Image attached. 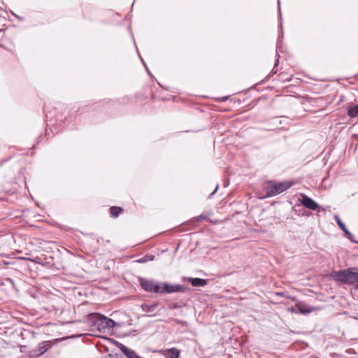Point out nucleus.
<instances>
[{
    "instance_id": "nucleus-17",
    "label": "nucleus",
    "mask_w": 358,
    "mask_h": 358,
    "mask_svg": "<svg viewBox=\"0 0 358 358\" xmlns=\"http://www.w3.org/2000/svg\"><path fill=\"white\" fill-rule=\"evenodd\" d=\"M279 64V59L278 58L276 59L275 62V65L271 71V73L272 74H275L277 72H278V69H276V66H278Z\"/></svg>"
},
{
    "instance_id": "nucleus-4",
    "label": "nucleus",
    "mask_w": 358,
    "mask_h": 358,
    "mask_svg": "<svg viewBox=\"0 0 358 358\" xmlns=\"http://www.w3.org/2000/svg\"><path fill=\"white\" fill-rule=\"evenodd\" d=\"M292 183L289 181L276 182L270 180L268 185L264 187L266 197H272L288 189Z\"/></svg>"
},
{
    "instance_id": "nucleus-1",
    "label": "nucleus",
    "mask_w": 358,
    "mask_h": 358,
    "mask_svg": "<svg viewBox=\"0 0 358 358\" xmlns=\"http://www.w3.org/2000/svg\"><path fill=\"white\" fill-rule=\"evenodd\" d=\"M141 287L147 292L166 294L176 292H184L187 287L179 284L171 285L166 282L157 281L155 279L138 278Z\"/></svg>"
},
{
    "instance_id": "nucleus-27",
    "label": "nucleus",
    "mask_w": 358,
    "mask_h": 358,
    "mask_svg": "<svg viewBox=\"0 0 358 358\" xmlns=\"http://www.w3.org/2000/svg\"><path fill=\"white\" fill-rule=\"evenodd\" d=\"M120 358H122V357H120Z\"/></svg>"
},
{
    "instance_id": "nucleus-15",
    "label": "nucleus",
    "mask_w": 358,
    "mask_h": 358,
    "mask_svg": "<svg viewBox=\"0 0 358 358\" xmlns=\"http://www.w3.org/2000/svg\"><path fill=\"white\" fill-rule=\"evenodd\" d=\"M334 220L336 221V222L337 223V224L338 225V227H340V229L343 231L344 229H345L346 228V226L345 224L341 221V220L340 219L339 216L337 215H334Z\"/></svg>"
},
{
    "instance_id": "nucleus-24",
    "label": "nucleus",
    "mask_w": 358,
    "mask_h": 358,
    "mask_svg": "<svg viewBox=\"0 0 358 358\" xmlns=\"http://www.w3.org/2000/svg\"><path fill=\"white\" fill-rule=\"evenodd\" d=\"M276 294L279 296H283L285 294L283 292H278Z\"/></svg>"
},
{
    "instance_id": "nucleus-9",
    "label": "nucleus",
    "mask_w": 358,
    "mask_h": 358,
    "mask_svg": "<svg viewBox=\"0 0 358 358\" xmlns=\"http://www.w3.org/2000/svg\"><path fill=\"white\" fill-rule=\"evenodd\" d=\"M183 281H187L193 287H203L207 285L208 280L199 278L184 277Z\"/></svg>"
},
{
    "instance_id": "nucleus-26",
    "label": "nucleus",
    "mask_w": 358,
    "mask_h": 358,
    "mask_svg": "<svg viewBox=\"0 0 358 358\" xmlns=\"http://www.w3.org/2000/svg\"><path fill=\"white\" fill-rule=\"evenodd\" d=\"M280 4V0H278V5Z\"/></svg>"
},
{
    "instance_id": "nucleus-3",
    "label": "nucleus",
    "mask_w": 358,
    "mask_h": 358,
    "mask_svg": "<svg viewBox=\"0 0 358 358\" xmlns=\"http://www.w3.org/2000/svg\"><path fill=\"white\" fill-rule=\"evenodd\" d=\"M332 278L338 282L343 284H354L358 282V268H348L334 271Z\"/></svg>"
},
{
    "instance_id": "nucleus-11",
    "label": "nucleus",
    "mask_w": 358,
    "mask_h": 358,
    "mask_svg": "<svg viewBox=\"0 0 358 358\" xmlns=\"http://www.w3.org/2000/svg\"><path fill=\"white\" fill-rule=\"evenodd\" d=\"M157 306H158V303H155L150 304V305L144 303L142 305L141 307L144 312L153 314Z\"/></svg>"
},
{
    "instance_id": "nucleus-2",
    "label": "nucleus",
    "mask_w": 358,
    "mask_h": 358,
    "mask_svg": "<svg viewBox=\"0 0 358 358\" xmlns=\"http://www.w3.org/2000/svg\"><path fill=\"white\" fill-rule=\"evenodd\" d=\"M87 320L94 329H96L99 333L103 334L108 332L115 327L121 326L120 324L117 323L113 320L99 313H92L89 314Z\"/></svg>"
},
{
    "instance_id": "nucleus-5",
    "label": "nucleus",
    "mask_w": 358,
    "mask_h": 358,
    "mask_svg": "<svg viewBox=\"0 0 358 358\" xmlns=\"http://www.w3.org/2000/svg\"><path fill=\"white\" fill-rule=\"evenodd\" d=\"M59 339L54 341H45L40 343L38 345L37 349L35 350L37 356H40L45 353L49 349H50L54 345L58 343Z\"/></svg>"
},
{
    "instance_id": "nucleus-18",
    "label": "nucleus",
    "mask_w": 358,
    "mask_h": 358,
    "mask_svg": "<svg viewBox=\"0 0 358 358\" xmlns=\"http://www.w3.org/2000/svg\"><path fill=\"white\" fill-rule=\"evenodd\" d=\"M44 113H45V117H46V121H52L51 120V117H50V112L49 113V114L47 113V109L46 108H44Z\"/></svg>"
},
{
    "instance_id": "nucleus-20",
    "label": "nucleus",
    "mask_w": 358,
    "mask_h": 358,
    "mask_svg": "<svg viewBox=\"0 0 358 358\" xmlns=\"http://www.w3.org/2000/svg\"><path fill=\"white\" fill-rule=\"evenodd\" d=\"M138 56H139V57H140L141 60L142 61V62H143V65H144V66H145V70L147 71L148 73V74H150V71H149V70H148V66H147L146 64L145 63V62H144V61H143V59L141 58V55H140L139 54H138Z\"/></svg>"
},
{
    "instance_id": "nucleus-6",
    "label": "nucleus",
    "mask_w": 358,
    "mask_h": 358,
    "mask_svg": "<svg viewBox=\"0 0 358 358\" xmlns=\"http://www.w3.org/2000/svg\"><path fill=\"white\" fill-rule=\"evenodd\" d=\"M116 346L127 357V358H143L140 356L135 350L128 348L127 346L116 341Z\"/></svg>"
},
{
    "instance_id": "nucleus-13",
    "label": "nucleus",
    "mask_w": 358,
    "mask_h": 358,
    "mask_svg": "<svg viewBox=\"0 0 358 358\" xmlns=\"http://www.w3.org/2000/svg\"><path fill=\"white\" fill-rule=\"evenodd\" d=\"M348 115L351 117L358 115V104L350 107L348 110Z\"/></svg>"
},
{
    "instance_id": "nucleus-10",
    "label": "nucleus",
    "mask_w": 358,
    "mask_h": 358,
    "mask_svg": "<svg viewBox=\"0 0 358 358\" xmlns=\"http://www.w3.org/2000/svg\"><path fill=\"white\" fill-rule=\"evenodd\" d=\"M180 355V350L176 348L166 349L164 351V355L166 358H179Z\"/></svg>"
},
{
    "instance_id": "nucleus-16",
    "label": "nucleus",
    "mask_w": 358,
    "mask_h": 358,
    "mask_svg": "<svg viewBox=\"0 0 358 358\" xmlns=\"http://www.w3.org/2000/svg\"><path fill=\"white\" fill-rule=\"evenodd\" d=\"M343 231L345 233L346 237L350 241L358 244V242H357L356 241L354 240V236L350 233V231L347 229V227L345 228V229L343 230Z\"/></svg>"
},
{
    "instance_id": "nucleus-12",
    "label": "nucleus",
    "mask_w": 358,
    "mask_h": 358,
    "mask_svg": "<svg viewBox=\"0 0 358 358\" xmlns=\"http://www.w3.org/2000/svg\"><path fill=\"white\" fill-rule=\"evenodd\" d=\"M122 211V208L118 206H112L110 208V214L114 217H117Z\"/></svg>"
},
{
    "instance_id": "nucleus-19",
    "label": "nucleus",
    "mask_w": 358,
    "mask_h": 358,
    "mask_svg": "<svg viewBox=\"0 0 358 358\" xmlns=\"http://www.w3.org/2000/svg\"><path fill=\"white\" fill-rule=\"evenodd\" d=\"M120 357H121V356L119 354L116 353L115 355L108 354L107 355L106 358H120Z\"/></svg>"
},
{
    "instance_id": "nucleus-21",
    "label": "nucleus",
    "mask_w": 358,
    "mask_h": 358,
    "mask_svg": "<svg viewBox=\"0 0 358 358\" xmlns=\"http://www.w3.org/2000/svg\"><path fill=\"white\" fill-rule=\"evenodd\" d=\"M229 97H230V96H225L220 98L219 99L220 100V101L224 102V101H226L227 100H228L229 99Z\"/></svg>"
},
{
    "instance_id": "nucleus-14",
    "label": "nucleus",
    "mask_w": 358,
    "mask_h": 358,
    "mask_svg": "<svg viewBox=\"0 0 358 358\" xmlns=\"http://www.w3.org/2000/svg\"><path fill=\"white\" fill-rule=\"evenodd\" d=\"M155 259V256L152 255H145L143 257L136 260V262L143 264L150 261H152Z\"/></svg>"
},
{
    "instance_id": "nucleus-22",
    "label": "nucleus",
    "mask_w": 358,
    "mask_h": 358,
    "mask_svg": "<svg viewBox=\"0 0 358 358\" xmlns=\"http://www.w3.org/2000/svg\"><path fill=\"white\" fill-rule=\"evenodd\" d=\"M218 188H219V185L217 184L216 187L214 189V191L209 195V198H211L213 196V195L217 191Z\"/></svg>"
},
{
    "instance_id": "nucleus-25",
    "label": "nucleus",
    "mask_w": 358,
    "mask_h": 358,
    "mask_svg": "<svg viewBox=\"0 0 358 358\" xmlns=\"http://www.w3.org/2000/svg\"><path fill=\"white\" fill-rule=\"evenodd\" d=\"M356 288L358 289V284L357 285Z\"/></svg>"
},
{
    "instance_id": "nucleus-23",
    "label": "nucleus",
    "mask_w": 358,
    "mask_h": 358,
    "mask_svg": "<svg viewBox=\"0 0 358 358\" xmlns=\"http://www.w3.org/2000/svg\"><path fill=\"white\" fill-rule=\"evenodd\" d=\"M206 218V216L203 215H201L198 217H196V220L197 221H201L202 220H204Z\"/></svg>"
},
{
    "instance_id": "nucleus-7",
    "label": "nucleus",
    "mask_w": 358,
    "mask_h": 358,
    "mask_svg": "<svg viewBox=\"0 0 358 358\" xmlns=\"http://www.w3.org/2000/svg\"><path fill=\"white\" fill-rule=\"evenodd\" d=\"M300 201L303 206L310 210H315L319 208V205L317 202L304 194H301Z\"/></svg>"
},
{
    "instance_id": "nucleus-8",
    "label": "nucleus",
    "mask_w": 358,
    "mask_h": 358,
    "mask_svg": "<svg viewBox=\"0 0 358 358\" xmlns=\"http://www.w3.org/2000/svg\"><path fill=\"white\" fill-rule=\"evenodd\" d=\"M314 310L315 308L302 302L297 303L293 308V311L294 313L303 315L310 313Z\"/></svg>"
}]
</instances>
